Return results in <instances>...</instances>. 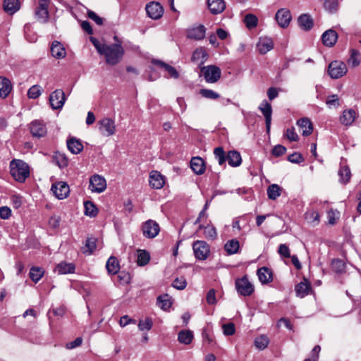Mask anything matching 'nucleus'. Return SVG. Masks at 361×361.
<instances>
[{"label":"nucleus","instance_id":"9","mask_svg":"<svg viewBox=\"0 0 361 361\" xmlns=\"http://www.w3.org/2000/svg\"><path fill=\"white\" fill-rule=\"evenodd\" d=\"M65 101V94L61 90H56L49 96V103L53 109H61Z\"/></svg>","mask_w":361,"mask_h":361},{"label":"nucleus","instance_id":"49","mask_svg":"<svg viewBox=\"0 0 361 361\" xmlns=\"http://www.w3.org/2000/svg\"><path fill=\"white\" fill-rule=\"evenodd\" d=\"M96 248V240L93 238H90L86 240V243L84 247H82V252L85 254L90 255Z\"/></svg>","mask_w":361,"mask_h":361},{"label":"nucleus","instance_id":"17","mask_svg":"<svg viewBox=\"0 0 361 361\" xmlns=\"http://www.w3.org/2000/svg\"><path fill=\"white\" fill-rule=\"evenodd\" d=\"M259 109L261 111L265 118L266 128L267 130L269 132L270 130L271 122V106L266 100H264L259 106Z\"/></svg>","mask_w":361,"mask_h":361},{"label":"nucleus","instance_id":"63","mask_svg":"<svg viewBox=\"0 0 361 361\" xmlns=\"http://www.w3.org/2000/svg\"><path fill=\"white\" fill-rule=\"evenodd\" d=\"M285 135L290 141H297L298 140V135L295 132L293 128L287 129Z\"/></svg>","mask_w":361,"mask_h":361},{"label":"nucleus","instance_id":"26","mask_svg":"<svg viewBox=\"0 0 361 361\" xmlns=\"http://www.w3.org/2000/svg\"><path fill=\"white\" fill-rule=\"evenodd\" d=\"M152 63L163 68L171 78L177 79L179 77V73L174 67L157 59L152 60Z\"/></svg>","mask_w":361,"mask_h":361},{"label":"nucleus","instance_id":"62","mask_svg":"<svg viewBox=\"0 0 361 361\" xmlns=\"http://www.w3.org/2000/svg\"><path fill=\"white\" fill-rule=\"evenodd\" d=\"M279 255L283 257H290V251L288 247L286 244H281L279 247L278 250Z\"/></svg>","mask_w":361,"mask_h":361},{"label":"nucleus","instance_id":"48","mask_svg":"<svg viewBox=\"0 0 361 361\" xmlns=\"http://www.w3.org/2000/svg\"><path fill=\"white\" fill-rule=\"evenodd\" d=\"M157 302L161 308L164 310L169 309L172 304L168 295L159 296L157 298Z\"/></svg>","mask_w":361,"mask_h":361},{"label":"nucleus","instance_id":"58","mask_svg":"<svg viewBox=\"0 0 361 361\" xmlns=\"http://www.w3.org/2000/svg\"><path fill=\"white\" fill-rule=\"evenodd\" d=\"M202 338L204 343H207L209 345L212 346L216 344L212 334L208 332L206 329H204L202 331Z\"/></svg>","mask_w":361,"mask_h":361},{"label":"nucleus","instance_id":"53","mask_svg":"<svg viewBox=\"0 0 361 361\" xmlns=\"http://www.w3.org/2000/svg\"><path fill=\"white\" fill-rule=\"evenodd\" d=\"M42 94V89L39 85H32L27 91V96L31 99H37Z\"/></svg>","mask_w":361,"mask_h":361},{"label":"nucleus","instance_id":"42","mask_svg":"<svg viewBox=\"0 0 361 361\" xmlns=\"http://www.w3.org/2000/svg\"><path fill=\"white\" fill-rule=\"evenodd\" d=\"M239 242L235 239L228 240L224 245L225 250L229 255L237 253L239 250Z\"/></svg>","mask_w":361,"mask_h":361},{"label":"nucleus","instance_id":"40","mask_svg":"<svg viewBox=\"0 0 361 361\" xmlns=\"http://www.w3.org/2000/svg\"><path fill=\"white\" fill-rule=\"evenodd\" d=\"M193 338L192 332L190 330H183L178 333V341L183 344H190Z\"/></svg>","mask_w":361,"mask_h":361},{"label":"nucleus","instance_id":"15","mask_svg":"<svg viewBox=\"0 0 361 361\" xmlns=\"http://www.w3.org/2000/svg\"><path fill=\"white\" fill-rule=\"evenodd\" d=\"M30 133L33 137H42L47 134V128L43 122L36 120L30 123Z\"/></svg>","mask_w":361,"mask_h":361},{"label":"nucleus","instance_id":"31","mask_svg":"<svg viewBox=\"0 0 361 361\" xmlns=\"http://www.w3.org/2000/svg\"><path fill=\"white\" fill-rule=\"evenodd\" d=\"M75 267L73 263H66L62 262L57 264L55 268V271L59 274H71L75 271Z\"/></svg>","mask_w":361,"mask_h":361},{"label":"nucleus","instance_id":"47","mask_svg":"<svg viewBox=\"0 0 361 361\" xmlns=\"http://www.w3.org/2000/svg\"><path fill=\"white\" fill-rule=\"evenodd\" d=\"M150 259L149 254L145 251L140 250H138V255H137V264L140 266H144L146 265Z\"/></svg>","mask_w":361,"mask_h":361},{"label":"nucleus","instance_id":"57","mask_svg":"<svg viewBox=\"0 0 361 361\" xmlns=\"http://www.w3.org/2000/svg\"><path fill=\"white\" fill-rule=\"evenodd\" d=\"M324 8L330 12H335L338 7V0H324Z\"/></svg>","mask_w":361,"mask_h":361},{"label":"nucleus","instance_id":"21","mask_svg":"<svg viewBox=\"0 0 361 361\" xmlns=\"http://www.w3.org/2000/svg\"><path fill=\"white\" fill-rule=\"evenodd\" d=\"M50 49L51 56L55 59H63L66 55V51L63 45L59 41H54Z\"/></svg>","mask_w":361,"mask_h":361},{"label":"nucleus","instance_id":"37","mask_svg":"<svg viewBox=\"0 0 361 361\" xmlns=\"http://www.w3.org/2000/svg\"><path fill=\"white\" fill-rule=\"evenodd\" d=\"M204 230V237L207 239L214 240L216 238L217 233L215 227L212 225L208 224L204 226L202 224H200L198 230Z\"/></svg>","mask_w":361,"mask_h":361},{"label":"nucleus","instance_id":"59","mask_svg":"<svg viewBox=\"0 0 361 361\" xmlns=\"http://www.w3.org/2000/svg\"><path fill=\"white\" fill-rule=\"evenodd\" d=\"M326 104L329 108L332 106L338 107L340 105L338 95L332 94L329 96L326 100Z\"/></svg>","mask_w":361,"mask_h":361},{"label":"nucleus","instance_id":"30","mask_svg":"<svg viewBox=\"0 0 361 361\" xmlns=\"http://www.w3.org/2000/svg\"><path fill=\"white\" fill-rule=\"evenodd\" d=\"M67 147L68 150L74 154H79L83 149V145L82 142L79 140L74 137L67 140Z\"/></svg>","mask_w":361,"mask_h":361},{"label":"nucleus","instance_id":"4","mask_svg":"<svg viewBox=\"0 0 361 361\" xmlns=\"http://www.w3.org/2000/svg\"><path fill=\"white\" fill-rule=\"evenodd\" d=\"M235 289L238 294L243 296H250L254 292V286L246 276L238 279L235 282Z\"/></svg>","mask_w":361,"mask_h":361},{"label":"nucleus","instance_id":"24","mask_svg":"<svg viewBox=\"0 0 361 361\" xmlns=\"http://www.w3.org/2000/svg\"><path fill=\"white\" fill-rule=\"evenodd\" d=\"M208 59V54L204 47L197 48L192 53V61L198 62L200 66L204 63Z\"/></svg>","mask_w":361,"mask_h":361},{"label":"nucleus","instance_id":"39","mask_svg":"<svg viewBox=\"0 0 361 361\" xmlns=\"http://www.w3.org/2000/svg\"><path fill=\"white\" fill-rule=\"evenodd\" d=\"M282 188L277 184H271L267 188L269 199L275 200L281 195Z\"/></svg>","mask_w":361,"mask_h":361},{"label":"nucleus","instance_id":"46","mask_svg":"<svg viewBox=\"0 0 361 361\" xmlns=\"http://www.w3.org/2000/svg\"><path fill=\"white\" fill-rule=\"evenodd\" d=\"M85 214L90 217H94L97 214V209L90 201H86L84 203Z\"/></svg>","mask_w":361,"mask_h":361},{"label":"nucleus","instance_id":"35","mask_svg":"<svg viewBox=\"0 0 361 361\" xmlns=\"http://www.w3.org/2000/svg\"><path fill=\"white\" fill-rule=\"evenodd\" d=\"M226 159L228 164L233 167L240 166L242 161L240 153L236 151H230Z\"/></svg>","mask_w":361,"mask_h":361},{"label":"nucleus","instance_id":"3","mask_svg":"<svg viewBox=\"0 0 361 361\" xmlns=\"http://www.w3.org/2000/svg\"><path fill=\"white\" fill-rule=\"evenodd\" d=\"M201 73L203 74L206 82L214 83L217 82L221 75V69L214 65L200 67Z\"/></svg>","mask_w":361,"mask_h":361},{"label":"nucleus","instance_id":"45","mask_svg":"<svg viewBox=\"0 0 361 361\" xmlns=\"http://www.w3.org/2000/svg\"><path fill=\"white\" fill-rule=\"evenodd\" d=\"M269 343V340L268 337L265 335H261L258 336L255 340V345L259 350L265 349Z\"/></svg>","mask_w":361,"mask_h":361},{"label":"nucleus","instance_id":"6","mask_svg":"<svg viewBox=\"0 0 361 361\" xmlns=\"http://www.w3.org/2000/svg\"><path fill=\"white\" fill-rule=\"evenodd\" d=\"M50 0H39L38 5L35 9V16L38 21L42 23L48 22L49 18V6Z\"/></svg>","mask_w":361,"mask_h":361},{"label":"nucleus","instance_id":"7","mask_svg":"<svg viewBox=\"0 0 361 361\" xmlns=\"http://www.w3.org/2000/svg\"><path fill=\"white\" fill-rule=\"evenodd\" d=\"M192 249L195 257L199 260H205L210 253L209 245L203 240L194 242Z\"/></svg>","mask_w":361,"mask_h":361},{"label":"nucleus","instance_id":"2","mask_svg":"<svg viewBox=\"0 0 361 361\" xmlns=\"http://www.w3.org/2000/svg\"><path fill=\"white\" fill-rule=\"evenodd\" d=\"M9 166L11 176L18 182H25L30 176L29 165L21 159H13Z\"/></svg>","mask_w":361,"mask_h":361},{"label":"nucleus","instance_id":"60","mask_svg":"<svg viewBox=\"0 0 361 361\" xmlns=\"http://www.w3.org/2000/svg\"><path fill=\"white\" fill-rule=\"evenodd\" d=\"M224 334L226 336H232L235 332V328L233 323L230 322L222 326Z\"/></svg>","mask_w":361,"mask_h":361},{"label":"nucleus","instance_id":"51","mask_svg":"<svg viewBox=\"0 0 361 361\" xmlns=\"http://www.w3.org/2000/svg\"><path fill=\"white\" fill-rule=\"evenodd\" d=\"M54 159L59 168H65L68 164V159L63 154L57 153L55 154Z\"/></svg>","mask_w":361,"mask_h":361},{"label":"nucleus","instance_id":"50","mask_svg":"<svg viewBox=\"0 0 361 361\" xmlns=\"http://www.w3.org/2000/svg\"><path fill=\"white\" fill-rule=\"evenodd\" d=\"M331 267L336 273H341L345 269V264L341 259H334L331 261Z\"/></svg>","mask_w":361,"mask_h":361},{"label":"nucleus","instance_id":"25","mask_svg":"<svg viewBox=\"0 0 361 361\" xmlns=\"http://www.w3.org/2000/svg\"><path fill=\"white\" fill-rule=\"evenodd\" d=\"M190 167L193 172L198 175L202 174L205 171L204 161L199 157L192 158Z\"/></svg>","mask_w":361,"mask_h":361},{"label":"nucleus","instance_id":"52","mask_svg":"<svg viewBox=\"0 0 361 361\" xmlns=\"http://www.w3.org/2000/svg\"><path fill=\"white\" fill-rule=\"evenodd\" d=\"M214 154L216 159L218 160L219 165H223L226 161L225 152L222 147H216L214 150Z\"/></svg>","mask_w":361,"mask_h":361},{"label":"nucleus","instance_id":"32","mask_svg":"<svg viewBox=\"0 0 361 361\" xmlns=\"http://www.w3.org/2000/svg\"><path fill=\"white\" fill-rule=\"evenodd\" d=\"M300 27L304 30H309L313 26V20L307 14H302L298 19Z\"/></svg>","mask_w":361,"mask_h":361},{"label":"nucleus","instance_id":"43","mask_svg":"<svg viewBox=\"0 0 361 361\" xmlns=\"http://www.w3.org/2000/svg\"><path fill=\"white\" fill-rule=\"evenodd\" d=\"M44 270L42 268L33 267L30 270V277L35 282L37 283L44 275Z\"/></svg>","mask_w":361,"mask_h":361},{"label":"nucleus","instance_id":"1","mask_svg":"<svg viewBox=\"0 0 361 361\" xmlns=\"http://www.w3.org/2000/svg\"><path fill=\"white\" fill-rule=\"evenodd\" d=\"M125 51L121 43L106 45L101 53L105 56L106 62L111 66L118 64L122 59Z\"/></svg>","mask_w":361,"mask_h":361},{"label":"nucleus","instance_id":"23","mask_svg":"<svg viewBox=\"0 0 361 361\" xmlns=\"http://www.w3.org/2000/svg\"><path fill=\"white\" fill-rule=\"evenodd\" d=\"M258 51L262 54H265L274 47V42L271 38L261 37L257 44Z\"/></svg>","mask_w":361,"mask_h":361},{"label":"nucleus","instance_id":"55","mask_svg":"<svg viewBox=\"0 0 361 361\" xmlns=\"http://www.w3.org/2000/svg\"><path fill=\"white\" fill-rule=\"evenodd\" d=\"M244 22L246 26L251 29L255 27L257 25V18L255 16L252 14H247L245 16Z\"/></svg>","mask_w":361,"mask_h":361},{"label":"nucleus","instance_id":"41","mask_svg":"<svg viewBox=\"0 0 361 361\" xmlns=\"http://www.w3.org/2000/svg\"><path fill=\"white\" fill-rule=\"evenodd\" d=\"M360 54L357 50L354 49H351L350 56L348 60V65L352 68L358 66L360 63Z\"/></svg>","mask_w":361,"mask_h":361},{"label":"nucleus","instance_id":"64","mask_svg":"<svg viewBox=\"0 0 361 361\" xmlns=\"http://www.w3.org/2000/svg\"><path fill=\"white\" fill-rule=\"evenodd\" d=\"M11 215V209L6 206L0 207V217L2 219H8Z\"/></svg>","mask_w":361,"mask_h":361},{"label":"nucleus","instance_id":"38","mask_svg":"<svg viewBox=\"0 0 361 361\" xmlns=\"http://www.w3.org/2000/svg\"><path fill=\"white\" fill-rule=\"evenodd\" d=\"M11 90L10 80L6 78L0 77V97H6Z\"/></svg>","mask_w":361,"mask_h":361},{"label":"nucleus","instance_id":"14","mask_svg":"<svg viewBox=\"0 0 361 361\" xmlns=\"http://www.w3.org/2000/svg\"><path fill=\"white\" fill-rule=\"evenodd\" d=\"M146 11L149 18L157 20L162 16L164 9L159 3L151 2L146 6Z\"/></svg>","mask_w":361,"mask_h":361},{"label":"nucleus","instance_id":"5","mask_svg":"<svg viewBox=\"0 0 361 361\" xmlns=\"http://www.w3.org/2000/svg\"><path fill=\"white\" fill-rule=\"evenodd\" d=\"M346 64L341 61H334L329 65L328 73L333 79H338L347 73Z\"/></svg>","mask_w":361,"mask_h":361},{"label":"nucleus","instance_id":"8","mask_svg":"<svg viewBox=\"0 0 361 361\" xmlns=\"http://www.w3.org/2000/svg\"><path fill=\"white\" fill-rule=\"evenodd\" d=\"M90 190L93 192L101 193L106 188V182L104 177L94 175L90 178Z\"/></svg>","mask_w":361,"mask_h":361},{"label":"nucleus","instance_id":"18","mask_svg":"<svg viewBox=\"0 0 361 361\" xmlns=\"http://www.w3.org/2000/svg\"><path fill=\"white\" fill-rule=\"evenodd\" d=\"M206 28L203 25L192 27L188 30L187 37L195 40H201L204 38Z\"/></svg>","mask_w":361,"mask_h":361},{"label":"nucleus","instance_id":"20","mask_svg":"<svg viewBox=\"0 0 361 361\" xmlns=\"http://www.w3.org/2000/svg\"><path fill=\"white\" fill-rule=\"evenodd\" d=\"M207 7L214 15L222 13L226 8L224 0H207Z\"/></svg>","mask_w":361,"mask_h":361},{"label":"nucleus","instance_id":"61","mask_svg":"<svg viewBox=\"0 0 361 361\" xmlns=\"http://www.w3.org/2000/svg\"><path fill=\"white\" fill-rule=\"evenodd\" d=\"M173 287L178 290H183L187 285V282L185 278H176L173 282Z\"/></svg>","mask_w":361,"mask_h":361},{"label":"nucleus","instance_id":"11","mask_svg":"<svg viewBox=\"0 0 361 361\" xmlns=\"http://www.w3.org/2000/svg\"><path fill=\"white\" fill-rule=\"evenodd\" d=\"M159 224L153 220H147L143 224L142 232L144 236L148 238H154L159 233Z\"/></svg>","mask_w":361,"mask_h":361},{"label":"nucleus","instance_id":"13","mask_svg":"<svg viewBox=\"0 0 361 361\" xmlns=\"http://www.w3.org/2000/svg\"><path fill=\"white\" fill-rule=\"evenodd\" d=\"M99 129L104 136L109 137L115 133L116 126L112 119L104 118L99 122Z\"/></svg>","mask_w":361,"mask_h":361},{"label":"nucleus","instance_id":"56","mask_svg":"<svg viewBox=\"0 0 361 361\" xmlns=\"http://www.w3.org/2000/svg\"><path fill=\"white\" fill-rule=\"evenodd\" d=\"M153 325L152 319L147 317L144 320H140L138 324V328L140 331H149L152 329Z\"/></svg>","mask_w":361,"mask_h":361},{"label":"nucleus","instance_id":"28","mask_svg":"<svg viewBox=\"0 0 361 361\" xmlns=\"http://www.w3.org/2000/svg\"><path fill=\"white\" fill-rule=\"evenodd\" d=\"M310 289V283L305 279H304L302 281L297 284L295 288L296 295L300 298H304L305 296L308 295Z\"/></svg>","mask_w":361,"mask_h":361},{"label":"nucleus","instance_id":"36","mask_svg":"<svg viewBox=\"0 0 361 361\" xmlns=\"http://www.w3.org/2000/svg\"><path fill=\"white\" fill-rule=\"evenodd\" d=\"M4 9L5 11L13 14L20 9V2L18 0H4Z\"/></svg>","mask_w":361,"mask_h":361},{"label":"nucleus","instance_id":"22","mask_svg":"<svg viewBox=\"0 0 361 361\" xmlns=\"http://www.w3.org/2000/svg\"><path fill=\"white\" fill-rule=\"evenodd\" d=\"M357 114L355 110L350 109L343 111L340 116V122L344 126H349L355 120Z\"/></svg>","mask_w":361,"mask_h":361},{"label":"nucleus","instance_id":"27","mask_svg":"<svg viewBox=\"0 0 361 361\" xmlns=\"http://www.w3.org/2000/svg\"><path fill=\"white\" fill-rule=\"evenodd\" d=\"M257 276L262 283L266 284L272 281V271L266 267H262L257 270Z\"/></svg>","mask_w":361,"mask_h":361},{"label":"nucleus","instance_id":"29","mask_svg":"<svg viewBox=\"0 0 361 361\" xmlns=\"http://www.w3.org/2000/svg\"><path fill=\"white\" fill-rule=\"evenodd\" d=\"M297 124L302 130L303 136H308L312 133L313 126L309 118H302L298 121Z\"/></svg>","mask_w":361,"mask_h":361},{"label":"nucleus","instance_id":"34","mask_svg":"<svg viewBox=\"0 0 361 361\" xmlns=\"http://www.w3.org/2000/svg\"><path fill=\"white\" fill-rule=\"evenodd\" d=\"M106 267L110 274L118 273L120 266L118 259L115 257H110L106 262Z\"/></svg>","mask_w":361,"mask_h":361},{"label":"nucleus","instance_id":"12","mask_svg":"<svg viewBox=\"0 0 361 361\" xmlns=\"http://www.w3.org/2000/svg\"><path fill=\"white\" fill-rule=\"evenodd\" d=\"M275 19L281 27L286 28L292 20L290 11L285 8H280L276 13Z\"/></svg>","mask_w":361,"mask_h":361},{"label":"nucleus","instance_id":"44","mask_svg":"<svg viewBox=\"0 0 361 361\" xmlns=\"http://www.w3.org/2000/svg\"><path fill=\"white\" fill-rule=\"evenodd\" d=\"M338 176H340V182L345 184L351 177L350 169L347 166L341 167L338 171Z\"/></svg>","mask_w":361,"mask_h":361},{"label":"nucleus","instance_id":"33","mask_svg":"<svg viewBox=\"0 0 361 361\" xmlns=\"http://www.w3.org/2000/svg\"><path fill=\"white\" fill-rule=\"evenodd\" d=\"M319 217L320 216L318 212L314 209H308L305 214V219L312 226H317L319 224L320 221Z\"/></svg>","mask_w":361,"mask_h":361},{"label":"nucleus","instance_id":"16","mask_svg":"<svg viewBox=\"0 0 361 361\" xmlns=\"http://www.w3.org/2000/svg\"><path fill=\"white\" fill-rule=\"evenodd\" d=\"M149 183L152 188L161 189L165 184V179L159 172L152 171L149 174Z\"/></svg>","mask_w":361,"mask_h":361},{"label":"nucleus","instance_id":"54","mask_svg":"<svg viewBox=\"0 0 361 361\" xmlns=\"http://www.w3.org/2000/svg\"><path fill=\"white\" fill-rule=\"evenodd\" d=\"M200 94L205 98L211 99H216L219 97V94L214 92L212 90L209 89H201L200 91Z\"/></svg>","mask_w":361,"mask_h":361},{"label":"nucleus","instance_id":"10","mask_svg":"<svg viewBox=\"0 0 361 361\" xmlns=\"http://www.w3.org/2000/svg\"><path fill=\"white\" fill-rule=\"evenodd\" d=\"M51 190L59 200L66 198L70 193L68 185L63 181L53 184Z\"/></svg>","mask_w":361,"mask_h":361},{"label":"nucleus","instance_id":"19","mask_svg":"<svg viewBox=\"0 0 361 361\" xmlns=\"http://www.w3.org/2000/svg\"><path fill=\"white\" fill-rule=\"evenodd\" d=\"M337 39L338 34L332 29L325 31L322 35V40L324 45L329 47H333L337 42Z\"/></svg>","mask_w":361,"mask_h":361}]
</instances>
